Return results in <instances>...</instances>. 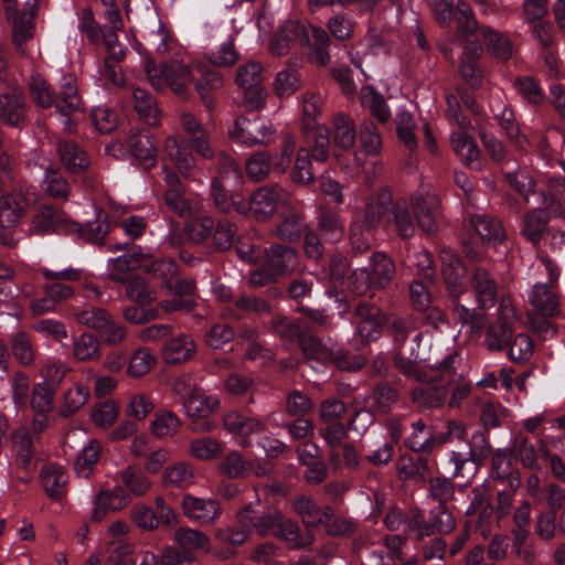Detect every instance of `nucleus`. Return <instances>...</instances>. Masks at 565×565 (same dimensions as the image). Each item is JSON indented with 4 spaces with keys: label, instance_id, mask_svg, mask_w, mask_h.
<instances>
[{
    "label": "nucleus",
    "instance_id": "nucleus-1",
    "mask_svg": "<svg viewBox=\"0 0 565 565\" xmlns=\"http://www.w3.org/2000/svg\"><path fill=\"white\" fill-rule=\"evenodd\" d=\"M29 86L32 99L42 108L55 106L56 110L65 117L71 116L79 108L81 100L77 95V87L72 78L63 84L57 96H55L50 84L39 76H33Z\"/></svg>",
    "mask_w": 565,
    "mask_h": 565
},
{
    "label": "nucleus",
    "instance_id": "nucleus-2",
    "mask_svg": "<svg viewBox=\"0 0 565 565\" xmlns=\"http://www.w3.org/2000/svg\"><path fill=\"white\" fill-rule=\"evenodd\" d=\"M395 264L385 253H374L370 259V267L354 270L349 279L356 294H364L369 289L382 290L395 277Z\"/></svg>",
    "mask_w": 565,
    "mask_h": 565
},
{
    "label": "nucleus",
    "instance_id": "nucleus-3",
    "mask_svg": "<svg viewBox=\"0 0 565 565\" xmlns=\"http://www.w3.org/2000/svg\"><path fill=\"white\" fill-rule=\"evenodd\" d=\"M492 454V447L482 431L472 435L469 441V452L463 456L459 451H452L450 460L455 467L451 477L475 476L478 469L484 463L486 459Z\"/></svg>",
    "mask_w": 565,
    "mask_h": 565
},
{
    "label": "nucleus",
    "instance_id": "nucleus-4",
    "mask_svg": "<svg viewBox=\"0 0 565 565\" xmlns=\"http://www.w3.org/2000/svg\"><path fill=\"white\" fill-rule=\"evenodd\" d=\"M275 134L273 125L259 116L254 118L239 116L234 121L233 128L228 130V136L232 140L247 146H266L274 140Z\"/></svg>",
    "mask_w": 565,
    "mask_h": 565
},
{
    "label": "nucleus",
    "instance_id": "nucleus-5",
    "mask_svg": "<svg viewBox=\"0 0 565 565\" xmlns=\"http://www.w3.org/2000/svg\"><path fill=\"white\" fill-rule=\"evenodd\" d=\"M451 43L462 49L460 58V75L472 88H479L482 84V72L479 70L478 60L483 53V46L479 38H455Z\"/></svg>",
    "mask_w": 565,
    "mask_h": 565
},
{
    "label": "nucleus",
    "instance_id": "nucleus-6",
    "mask_svg": "<svg viewBox=\"0 0 565 565\" xmlns=\"http://www.w3.org/2000/svg\"><path fill=\"white\" fill-rule=\"evenodd\" d=\"M428 3L440 23H448L455 18L462 35H472L479 31L478 22L467 4L458 3L455 11L454 0H428Z\"/></svg>",
    "mask_w": 565,
    "mask_h": 565
},
{
    "label": "nucleus",
    "instance_id": "nucleus-7",
    "mask_svg": "<svg viewBox=\"0 0 565 565\" xmlns=\"http://www.w3.org/2000/svg\"><path fill=\"white\" fill-rule=\"evenodd\" d=\"M514 320V308L507 305L502 298L497 321L487 328L486 344L490 351H502L508 348L513 337Z\"/></svg>",
    "mask_w": 565,
    "mask_h": 565
},
{
    "label": "nucleus",
    "instance_id": "nucleus-8",
    "mask_svg": "<svg viewBox=\"0 0 565 565\" xmlns=\"http://www.w3.org/2000/svg\"><path fill=\"white\" fill-rule=\"evenodd\" d=\"M353 315L358 319V333L366 341L376 339L387 323V317L381 308L367 301H360Z\"/></svg>",
    "mask_w": 565,
    "mask_h": 565
},
{
    "label": "nucleus",
    "instance_id": "nucleus-9",
    "mask_svg": "<svg viewBox=\"0 0 565 565\" xmlns=\"http://www.w3.org/2000/svg\"><path fill=\"white\" fill-rule=\"evenodd\" d=\"M278 516L279 510H259L252 504H246L236 513L238 524L246 526L249 533L255 531L263 537L273 534L275 523L279 520Z\"/></svg>",
    "mask_w": 565,
    "mask_h": 565
},
{
    "label": "nucleus",
    "instance_id": "nucleus-10",
    "mask_svg": "<svg viewBox=\"0 0 565 565\" xmlns=\"http://www.w3.org/2000/svg\"><path fill=\"white\" fill-rule=\"evenodd\" d=\"M130 153L145 169L157 164L158 147L147 128H131L127 138Z\"/></svg>",
    "mask_w": 565,
    "mask_h": 565
},
{
    "label": "nucleus",
    "instance_id": "nucleus-11",
    "mask_svg": "<svg viewBox=\"0 0 565 565\" xmlns=\"http://www.w3.org/2000/svg\"><path fill=\"white\" fill-rule=\"evenodd\" d=\"M199 77L193 76L192 83L203 105L211 111L215 108L216 92L223 86V76L206 64H198Z\"/></svg>",
    "mask_w": 565,
    "mask_h": 565
},
{
    "label": "nucleus",
    "instance_id": "nucleus-12",
    "mask_svg": "<svg viewBox=\"0 0 565 565\" xmlns=\"http://www.w3.org/2000/svg\"><path fill=\"white\" fill-rule=\"evenodd\" d=\"M288 193L278 184L264 185L254 191L252 202L256 218L268 220L277 206L287 201Z\"/></svg>",
    "mask_w": 565,
    "mask_h": 565
},
{
    "label": "nucleus",
    "instance_id": "nucleus-13",
    "mask_svg": "<svg viewBox=\"0 0 565 565\" xmlns=\"http://www.w3.org/2000/svg\"><path fill=\"white\" fill-rule=\"evenodd\" d=\"M441 275L446 290L451 299H457L465 292L467 267L457 255L445 253L441 256Z\"/></svg>",
    "mask_w": 565,
    "mask_h": 565
},
{
    "label": "nucleus",
    "instance_id": "nucleus-14",
    "mask_svg": "<svg viewBox=\"0 0 565 565\" xmlns=\"http://www.w3.org/2000/svg\"><path fill=\"white\" fill-rule=\"evenodd\" d=\"M269 332L278 337L284 344L299 343L309 329L305 319H292L284 315H275L267 323Z\"/></svg>",
    "mask_w": 565,
    "mask_h": 565
},
{
    "label": "nucleus",
    "instance_id": "nucleus-15",
    "mask_svg": "<svg viewBox=\"0 0 565 565\" xmlns=\"http://www.w3.org/2000/svg\"><path fill=\"white\" fill-rule=\"evenodd\" d=\"M159 71L164 76L167 85L174 95L183 100L189 99L188 84L193 81L192 70L189 65L173 61L160 64Z\"/></svg>",
    "mask_w": 565,
    "mask_h": 565
},
{
    "label": "nucleus",
    "instance_id": "nucleus-16",
    "mask_svg": "<svg viewBox=\"0 0 565 565\" xmlns=\"http://www.w3.org/2000/svg\"><path fill=\"white\" fill-rule=\"evenodd\" d=\"M393 206L392 194L387 189H380L375 196L367 200L364 206L362 227L372 232L391 214Z\"/></svg>",
    "mask_w": 565,
    "mask_h": 565
},
{
    "label": "nucleus",
    "instance_id": "nucleus-17",
    "mask_svg": "<svg viewBox=\"0 0 565 565\" xmlns=\"http://www.w3.org/2000/svg\"><path fill=\"white\" fill-rule=\"evenodd\" d=\"M167 190L164 192V202L167 206L178 216L188 217L192 213V206L189 200L184 198L185 186L180 178L168 167L164 168Z\"/></svg>",
    "mask_w": 565,
    "mask_h": 565
},
{
    "label": "nucleus",
    "instance_id": "nucleus-18",
    "mask_svg": "<svg viewBox=\"0 0 565 565\" xmlns=\"http://www.w3.org/2000/svg\"><path fill=\"white\" fill-rule=\"evenodd\" d=\"M296 259L297 253L295 248L281 244H273L265 249L263 264L280 278L295 268Z\"/></svg>",
    "mask_w": 565,
    "mask_h": 565
},
{
    "label": "nucleus",
    "instance_id": "nucleus-19",
    "mask_svg": "<svg viewBox=\"0 0 565 565\" xmlns=\"http://www.w3.org/2000/svg\"><path fill=\"white\" fill-rule=\"evenodd\" d=\"M471 280L479 309L483 310L488 307H493L497 302L498 285L489 270L481 266H475Z\"/></svg>",
    "mask_w": 565,
    "mask_h": 565
},
{
    "label": "nucleus",
    "instance_id": "nucleus-20",
    "mask_svg": "<svg viewBox=\"0 0 565 565\" xmlns=\"http://www.w3.org/2000/svg\"><path fill=\"white\" fill-rule=\"evenodd\" d=\"M185 516L199 520L203 523H211L218 518L221 509L217 501L204 500L185 494L181 503Z\"/></svg>",
    "mask_w": 565,
    "mask_h": 565
},
{
    "label": "nucleus",
    "instance_id": "nucleus-21",
    "mask_svg": "<svg viewBox=\"0 0 565 565\" xmlns=\"http://www.w3.org/2000/svg\"><path fill=\"white\" fill-rule=\"evenodd\" d=\"M39 0H26L23 9L8 8L6 19L13 29L12 35H30L34 31V18Z\"/></svg>",
    "mask_w": 565,
    "mask_h": 565
},
{
    "label": "nucleus",
    "instance_id": "nucleus-22",
    "mask_svg": "<svg viewBox=\"0 0 565 565\" xmlns=\"http://www.w3.org/2000/svg\"><path fill=\"white\" fill-rule=\"evenodd\" d=\"M550 223V213L544 209H533L526 212L522 217L521 234L533 244L537 246L547 232Z\"/></svg>",
    "mask_w": 565,
    "mask_h": 565
},
{
    "label": "nucleus",
    "instance_id": "nucleus-23",
    "mask_svg": "<svg viewBox=\"0 0 565 565\" xmlns=\"http://www.w3.org/2000/svg\"><path fill=\"white\" fill-rule=\"evenodd\" d=\"M57 152L65 169L72 174H79L89 166L85 150L74 141L60 140Z\"/></svg>",
    "mask_w": 565,
    "mask_h": 565
},
{
    "label": "nucleus",
    "instance_id": "nucleus-24",
    "mask_svg": "<svg viewBox=\"0 0 565 565\" xmlns=\"http://www.w3.org/2000/svg\"><path fill=\"white\" fill-rule=\"evenodd\" d=\"M40 480L50 499L58 501L66 495L67 479L62 467L55 463L44 466L40 473Z\"/></svg>",
    "mask_w": 565,
    "mask_h": 565
},
{
    "label": "nucleus",
    "instance_id": "nucleus-25",
    "mask_svg": "<svg viewBox=\"0 0 565 565\" xmlns=\"http://www.w3.org/2000/svg\"><path fill=\"white\" fill-rule=\"evenodd\" d=\"M195 344L190 335L169 339L161 348V356L167 364H178L191 359Z\"/></svg>",
    "mask_w": 565,
    "mask_h": 565
},
{
    "label": "nucleus",
    "instance_id": "nucleus-26",
    "mask_svg": "<svg viewBox=\"0 0 565 565\" xmlns=\"http://www.w3.org/2000/svg\"><path fill=\"white\" fill-rule=\"evenodd\" d=\"M0 120L22 128L25 125L24 99L14 93L0 95Z\"/></svg>",
    "mask_w": 565,
    "mask_h": 565
},
{
    "label": "nucleus",
    "instance_id": "nucleus-27",
    "mask_svg": "<svg viewBox=\"0 0 565 565\" xmlns=\"http://www.w3.org/2000/svg\"><path fill=\"white\" fill-rule=\"evenodd\" d=\"M412 210L419 230L427 236L437 233L436 211L430 200L419 195L412 200Z\"/></svg>",
    "mask_w": 565,
    "mask_h": 565
},
{
    "label": "nucleus",
    "instance_id": "nucleus-28",
    "mask_svg": "<svg viewBox=\"0 0 565 565\" xmlns=\"http://www.w3.org/2000/svg\"><path fill=\"white\" fill-rule=\"evenodd\" d=\"M467 437V429L462 422L449 420L447 423V430L441 431L416 447L414 444L409 445L413 450L431 451L435 446H441L454 440H465Z\"/></svg>",
    "mask_w": 565,
    "mask_h": 565
},
{
    "label": "nucleus",
    "instance_id": "nucleus-29",
    "mask_svg": "<svg viewBox=\"0 0 565 565\" xmlns=\"http://www.w3.org/2000/svg\"><path fill=\"white\" fill-rule=\"evenodd\" d=\"M26 206L22 195L6 194L0 199V227H14L23 215Z\"/></svg>",
    "mask_w": 565,
    "mask_h": 565
},
{
    "label": "nucleus",
    "instance_id": "nucleus-30",
    "mask_svg": "<svg viewBox=\"0 0 565 565\" xmlns=\"http://www.w3.org/2000/svg\"><path fill=\"white\" fill-rule=\"evenodd\" d=\"M298 347L306 361L312 360L323 365H328L332 356V348L322 343L321 339L307 330L305 337L298 343Z\"/></svg>",
    "mask_w": 565,
    "mask_h": 565
},
{
    "label": "nucleus",
    "instance_id": "nucleus-31",
    "mask_svg": "<svg viewBox=\"0 0 565 565\" xmlns=\"http://www.w3.org/2000/svg\"><path fill=\"white\" fill-rule=\"evenodd\" d=\"M397 471L401 479L425 481L429 475L428 459L423 455L416 460L409 455H402L397 460Z\"/></svg>",
    "mask_w": 565,
    "mask_h": 565
},
{
    "label": "nucleus",
    "instance_id": "nucleus-32",
    "mask_svg": "<svg viewBox=\"0 0 565 565\" xmlns=\"http://www.w3.org/2000/svg\"><path fill=\"white\" fill-rule=\"evenodd\" d=\"M470 223L483 242L498 243L502 242L505 236L501 222L491 215L475 214L471 216Z\"/></svg>",
    "mask_w": 565,
    "mask_h": 565
},
{
    "label": "nucleus",
    "instance_id": "nucleus-33",
    "mask_svg": "<svg viewBox=\"0 0 565 565\" xmlns=\"http://www.w3.org/2000/svg\"><path fill=\"white\" fill-rule=\"evenodd\" d=\"M530 302L534 307L535 312L545 316H557L559 313L558 297L547 285L534 286Z\"/></svg>",
    "mask_w": 565,
    "mask_h": 565
},
{
    "label": "nucleus",
    "instance_id": "nucleus-34",
    "mask_svg": "<svg viewBox=\"0 0 565 565\" xmlns=\"http://www.w3.org/2000/svg\"><path fill=\"white\" fill-rule=\"evenodd\" d=\"M356 129L353 119L343 114H338L333 119V142L343 150L354 147Z\"/></svg>",
    "mask_w": 565,
    "mask_h": 565
},
{
    "label": "nucleus",
    "instance_id": "nucleus-35",
    "mask_svg": "<svg viewBox=\"0 0 565 565\" xmlns=\"http://www.w3.org/2000/svg\"><path fill=\"white\" fill-rule=\"evenodd\" d=\"M548 12V0H524L522 18L526 23H534L533 31L539 35L547 33V25L542 22Z\"/></svg>",
    "mask_w": 565,
    "mask_h": 565
},
{
    "label": "nucleus",
    "instance_id": "nucleus-36",
    "mask_svg": "<svg viewBox=\"0 0 565 565\" xmlns=\"http://www.w3.org/2000/svg\"><path fill=\"white\" fill-rule=\"evenodd\" d=\"M306 227L303 215L300 213H291L276 225L274 232L281 241L295 243L301 238Z\"/></svg>",
    "mask_w": 565,
    "mask_h": 565
},
{
    "label": "nucleus",
    "instance_id": "nucleus-37",
    "mask_svg": "<svg viewBox=\"0 0 565 565\" xmlns=\"http://www.w3.org/2000/svg\"><path fill=\"white\" fill-rule=\"evenodd\" d=\"M301 87L300 75L295 66H291V60L288 67L277 73L274 82V93L279 98H287L294 95Z\"/></svg>",
    "mask_w": 565,
    "mask_h": 565
},
{
    "label": "nucleus",
    "instance_id": "nucleus-38",
    "mask_svg": "<svg viewBox=\"0 0 565 565\" xmlns=\"http://www.w3.org/2000/svg\"><path fill=\"white\" fill-rule=\"evenodd\" d=\"M361 103L369 107L372 116H374L381 124L388 121L391 111L384 97L379 94L374 87L364 86L361 89Z\"/></svg>",
    "mask_w": 565,
    "mask_h": 565
},
{
    "label": "nucleus",
    "instance_id": "nucleus-39",
    "mask_svg": "<svg viewBox=\"0 0 565 565\" xmlns=\"http://www.w3.org/2000/svg\"><path fill=\"white\" fill-rule=\"evenodd\" d=\"M447 391L445 385H433L412 392V399L420 408L440 407L446 399Z\"/></svg>",
    "mask_w": 565,
    "mask_h": 565
},
{
    "label": "nucleus",
    "instance_id": "nucleus-40",
    "mask_svg": "<svg viewBox=\"0 0 565 565\" xmlns=\"http://www.w3.org/2000/svg\"><path fill=\"white\" fill-rule=\"evenodd\" d=\"M62 210L54 206H44L32 217V227L36 234L58 232Z\"/></svg>",
    "mask_w": 565,
    "mask_h": 565
},
{
    "label": "nucleus",
    "instance_id": "nucleus-41",
    "mask_svg": "<svg viewBox=\"0 0 565 565\" xmlns=\"http://www.w3.org/2000/svg\"><path fill=\"white\" fill-rule=\"evenodd\" d=\"M458 358L457 353L449 354L446 359H444L437 366H431V370L439 372V376L437 375H427L425 372L420 371L418 367L416 369V373L412 376L415 377L420 383H433L437 381H445L447 383H451L456 375V367L454 365L456 359Z\"/></svg>",
    "mask_w": 565,
    "mask_h": 565
},
{
    "label": "nucleus",
    "instance_id": "nucleus-42",
    "mask_svg": "<svg viewBox=\"0 0 565 565\" xmlns=\"http://www.w3.org/2000/svg\"><path fill=\"white\" fill-rule=\"evenodd\" d=\"M135 110L150 126L159 121V108L154 105L152 96L142 88L134 89Z\"/></svg>",
    "mask_w": 565,
    "mask_h": 565
},
{
    "label": "nucleus",
    "instance_id": "nucleus-43",
    "mask_svg": "<svg viewBox=\"0 0 565 565\" xmlns=\"http://www.w3.org/2000/svg\"><path fill=\"white\" fill-rule=\"evenodd\" d=\"M373 398L375 401L374 411L381 415H386L392 406L398 402L399 393L390 383L383 381L374 386Z\"/></svg>",
    "mask_w": 565,
    "mask_h": 565
},
{
    "label": "nucleus",
    "instance_id": "nucleus-44",
    "mask_svg": "<svg viewBox=\"0 0 565 565\" xmlns=\"http://www.w3.org/2000/svg\"><path fill=\"white\" fill-rule=\"evenodd\" d=\"M249 534L250 533L246 526H242L241 524L237 526H227L225 529L217 530L215 533L216 539L224 543H228L231 546V548L225 553H218V557L221 559H226L234 556L236 554L235 547L242 545Z\"/></svg>",
    "mask_w": 565,
    "mask_h": 565
},
{
    "label": "nucleus",
    "instance_id": "nucleus-45",
    "mask_svg": "<svg viewBox=\"0 0 565 565\" xmlns=\"http://www.w3.org/2000/svg\"><path fill=\"white\" fill-rule=\"evenodd\" d=\"M88 396V387L76 384L74 388L68 390L64 394V403L58 409V415L62 418H68L86 404Z\"/></svg>",
    "mask_w": 565,
    "mask_h": 565
},
{
    "label": "nucleus",
    "instance_id": "nucleus-46",
    "mask_svg": "<svg viewBox=\"0 0 565 565\" xmlns=\"http://www.w3.org/2000/svg\"><path fill=\"white\" fill-rule=\"evenodd\" d=\"M164 486H174L185 489L193 483V471L190 463L179 462L168 467L163 471Z\"/></svg>",
    "mask_w": 565,
    "mask_h": 565
},
{
    "label": "nucleus",
    "instance_id": "nucleus-47",
    "mask_svg": "<svg viewBox=\"0 0 565 565\" xmlns=\"http://www.w3.org/2000/svg\"><path fill=\"white\" fill-rule=\"evenodd\" d=\"M236 230V225L228 221H220L217 224L214 223V230L211 234V248L218 253L228 250L233 245Z\"/></svg>",
    "mask_w": 565,
    "mask_h": 565
},
{
    "label": "nucleus",
    "instance_id": "nucleus-48",
    "mask_svg": "<svg viewBox=\"0 0 565 565\" xmlns=\"http://www.w3.org/2000/svg\"><path fill=\"white\" fill-rule=\"evenodd\" d=\"M126 296L140 307H147L157 299L156 291L149 288L146 279L137 275L129 281Z\"/></svg>",
    "mask_w": 565,
    "mask_h": 565
},
{
    "label": "nucleus",
    "instance_id": "nucleus-49",
    "mask_svg": "<svg viewBox=\"0 0 565 565\" xmlns=\"http://www.w3.org/2000/svg\"><path fill=\"white\" fill-rule=\"evenodd\" d=\"M391 215L396 233L402 239H408L414 236L415 225L408 209L404 204L393 202Z\"/></svg>",
    "mask_w": 565,
    "mask_h": 565
},
{
    "label": "nucleus",
    "instance_id": "nucleus-50",
    "mask_svg": "<svg viewBox=\"0 0 565 565\" xmlns=\"http://www.w3.org/2000/svg\"><path fill=\"white\" fill-rule=\"evenodd\" d=\"M292 508L301 516L306 527H317L322 523V520L318 519L319 505L311 498L305 495L296 498L292 502Z\"/></svg>",
    "mask_w": 565,
    "mask_h": 565
},
{
    "label": "nucleus",
    "instance_id": "nucleus-51",
    "mask_svg": "<svg viewBox=\"0 0 565 565\" xmlns=\"http://www.w3.org/2000/svg\"><path fill=\"white\" fill-rule=\"evenodd\" d=\"M328 364L340 371L355 372L366 364V358L362 354H353L344 349H332V356Z\"/></svg>",
    "mask_w": 565,
    "mask_h": 565
},
{
    "label": "nucleus",
    "instance_id": "nucleus-52",
    "mask_svg": "<svg viewBox=\"0 0 565 565\" xmlns=\"http://www.w3.org/2000/svg\"><path fill=\"white\" fill-rule=\"evenodd\" d=\"M174 541L180 547L209 551L210 540L207 535L198 530L179 527L174 533Z\"/></svg>",
    "mask_w": 565,
    "mask_h": 565
},
{
    "label": "nucleus",
    "instance_id": "nucleus-53",
    "mask_svg": "<svg viewBox=\"0 0 565 565\" xmlns=\"http://www.w3.org/2000/svg\"><path fill=\"white\" fill-rule=\"evenodd\" d=\"M500 121V126L505 131L507 137L510 139L512 143L519 149L524 150L525 145L527 143V138L525 135L520 132V128L515 121V115L511 109H503L501 115L497 116Z\"/></svg>",
    "mask_w": 565,
    "mask_h": 565
},
{
    "label": "nucleus",
    "instance_id": "nucleus-54",
    "mask_svg": "<svg viewBox=\"0 0 565 565\" xmlns=\"http://www.w3.org/2000/svg\"><path fill=\"white\" fill-rule=\"evenodd\" d=\"M273 158L269 153L257 152L246 161V173L250 179L262 181L273 170Z\"/></svg>",
    "mask_w": 565,
    "mask_h": 565
},
{
    "label": "nucleus",
    "instance_id": "nucleus-55",
    "mask_svg": "<svg viewBox=\"0 0 565 565\" xmlns=\"http://www.w3.org/2000/svg\"><path fill=\"white\" fill-rule=\"evenodd\" d=\"M217 172L221 181L230 185H239L243 181L242 171L236 161L228 154L221 153L217 158Z\"/></svg>",
    "mask_w": 565,
    "mask_h": 565
},
{
    "label": "nucleus",
    "instance_id": "nucleus-56",
    "mask_svg": "<svg viewBox=\"0 0 565 565\" xmlns=\"http://www.w3.org/2000/svg\"><path fill=\"white\" fill-rule=\"evenodd\" d=\"M56 391L47 384L38 383L32 388L31 407L35 413H49L53 409Z\"/></svg>",
    "mask_w": 565,
    "mask_h": 565
},
{
    "label": "nucleus",
    "instance_id": "nucleus-57",
    "mask_svg": "<svg viewBox=\"0 0 565 565\" xmlns=\"http://www.w3.org/2000/svg\"><path fill=\"white\" fill-rule=\"evenodd\" d=\"M119 406L115 399H107L92 408V420L100 427L111 426L118 417Z\"/></svg>",
    "mask_w": 565,
    "mask_h": 565
},
{
    "label": "nucleus",
    "instance_id": "nucleus-58",
    "mask_svg": "<svg viewBox=\"0 0 565 565\" xmlns=\"http://www.w3.org/2000/svg\"><path fill=\"white\" fill-rule=\"evenodd\" d=\"M121 481L127 487L129 492L135 495L145 494L150 488V481L139 469L134 466L127 467L121 472Z\"/></svg>",
    "mask_w": 565,
    "mask_h": 565
},
{
    "label": "nucleus",
    "instance_id": "nucleus-59",
    "mask_svg": "<svg viewBox=\"0 0 565 565\" xmlns=\"http://www.w3.org/2000/svg\"><path fill=\"white\" fill-rule=\"evenodd\" d=\"M292 182L301 185H307L313 181L311 172V161L307 150L300 149L298 151L295 166L290 172Z\"/></svg>",
    "mask_w": 565,
    "mask_h": 565
},
{
    "label": "nucleus",
    "instance_id": "nucleus-60",
    "mask_svg": "<svg viewBox=\"0 0 565 565\" xmlns=\"http://www.w3.org/2000/svg\"><path fill=\"white\" fill-rule=\"evenodd\" d=\"M145 271L162 278V286L172 288L171 279L177 275V264L171 259H157L151 260L146 265Z\"/></svg>",
    "mask_w": 565,
    "mask_h": 565
},
{
    "label": "nucleus",
    "instance_id": "nucleus-61",
    "mask_svg": "<svg viewBox=\"0 0 565 565\" xmlns=\"http://www.w3.org/2000/svg\"><path fill=\"white\" fill-rule=\"evenodd\" d=\"M235 82L239 87H250L263 82V66L260 63L252 61L237 68Z\"/></svg>",
    "mask_w": 565,
    "mask_h": 565
},
{
    "label": "nucleus",
    "instance_id": "nucleus-62",
    "mask_svg": "<svg viewBox=\"0 0 565 565\" xmlns=\"http://www.w3.org/2000/svg\"><path fill=\"white\" fill-rule=\"evenodd\" d=\"M509 358L514 362H525L533 353V341L525 333H519L511 339L509 345Z\"/></svg>",
    "mask_w": 565,
    "mask_h": 565
},
{
    "label": "nucleus",
    "instance_id": "nucleus-63",
    "mask_svg": "<svg viewBox=\"0 0 565 565\" xmlns=\"http://www.w3.org/2000/svg\"><path fill=\"white\" fill-rule=\"evenodd\" d=\"M514 86L527 103L539 105L543 102V90L533 77L518 76Z\"/></svg>",
    "mask_w": 565,
    "mask_h": 565
},
{
    "label": "nucleus",
    "instance_id": "nucleus-64",
    "mask_svg": "<svg viewBox=\"0 0 565 565\" xmlns=\"http://www.w3.org/2000/svg\"><path fill=\"white\" fill-rule=\"evenodd\" d=\"M360 140L364 150L370 154H376L382 147V138L376 125L371 120H364L360 125Z\"/></svg>",
    "mask_w": 565,
    "mask_h": 565
}]
</instances>
